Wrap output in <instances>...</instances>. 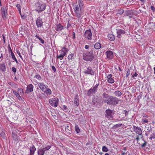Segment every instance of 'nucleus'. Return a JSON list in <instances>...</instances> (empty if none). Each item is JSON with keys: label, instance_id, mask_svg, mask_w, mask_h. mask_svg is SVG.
<instances>
[{"label": "nucleus", "instance_id": "nucleus-1", "mask_svg": "<svg viewBox=\"0 0 155 155\" xmlns=\"http://www.w3.org/2000/svg\"><path fill=\"white\" fill-rule=\"evenodd\" d=\"M94 48H92L90 51H87L86 53H83V59L86 61H91L94 58V56L93 53Z\"/></svg>", "mask_w": 155, "mask_h": 155}, {"label": "nucleus", "instance_id": "nucleus-16", "mask_svg": "<svg viewBox=\"0 0 155 155\" xmlns=\"http://www.w3.org/2000/svg\"><path fill=\"white\" fill-rule=\"evenodd\" d=\"M33 86L32 84L28 85L26 87V90L25 91L26 93H28L33 91Z\"/></svg>", "mask_w": 155, "mask_h": 155}, {"label": "nucleus", "instance_id": "nucleus-38", "mask_svg": "<svg viewBox=\"0 0 155 155\" xmlns=\"http://www.w3.org/2000/svg\"><path fill=\"white\" fill-rule=\"evenodd\" d=\"M102 150L103 152H107L108 151V149L105 146H103L102 147Z\"/></svg>", "mask_w": 155, "mask_h": 155}, {"label": "nucleus", "instance_id": "nucleus-54", "mask_svg": "<svg viewBox=\"0 0 155 155\" xmlns=\"http://www.w3.org/2000/svg\"><path fill=\"white\" fill-rule=\"evenodd\" d=\"M12 69L13 72L15 73L16 71V68L15 67H12Z\"/></svg>", "mask_w": 155, "mask_h": 155}, {"label": "nucleus", "instance_id": "nucleus-21", "mask_svg": "<svg viewBox=\"0 0 155 155\" xmlns=\"http://www.w3.org/2000/svg\"><path fill=\"white\" fill-rule=\"evenodd\" d=\"M38 86L43 92H44V91H45V90L46 89V87L43 83H39L38 84Z\"/></svg>", "mask_w": 155, "mask_h": 155}, {"label": "nucleus", "instance_id": "nucleus-49", "mask_svg": "<svg viewBox=\"0 0 155 155\" xmlns=\"http://www.w3.org/2000/svg\"><path fill=\"white\" fill-rule=\"evenodd\" d=\"M132 72L131 74L132 75V77L134 78V77H137V75H138V74L135 72L134 74H132Z\"/></svg>", "mask_w": 155, "mask_h": 155}, {"label": "nucleus", "instance_id": "nucleus-13", "mask_svg": "<svg viewBox=\"0 0 155 155\" xmlns=\"http://www.w3.org/2000/svg\"><path fill=\"white\" fill-rule=\"evenodd\" d=\"M42 18L40 17H38L36 20V25L38 28H41L43 26V21Z\"/></svg>", "mask_w": 155, "mask_h": 155}, {"label": "nucleus", "instance_id": "nucleus-2", "mask_svg": "<svg viewBox=\"0 0 155 155\" xmlns=\"http://www.w3.org/2000/svg\"><path fill=\"white\" fill-rule=\"evenodd\" d=\"M36 9L35 10L38 13L45 10L46 8V5L45 3H43L41 1H38L35 4Z\"/></svg>", "mask_w": 155, "mask_h": 155}, {"label": "nucleus", "instance_id": "nucleus-57", "mask_svg": "<svg viewBox=\"0 0 155 155\" xmlns=\"http://www.w3.org/2000/svg\"><path fill=\"white\" fill-rule=\"evenodd\" d=\"M71 130V128L69 127V126L68 125L67 126V127L65 128V130Z\"/></svg>", "mask_w": 155, "mask_h": 155}, {"label": "nucleus", "instance_id": "nucleus-46", "mask_svg": "<svg viewBox=\"0 0 155 155\" xmlns=\"http://www.w3.org/2000/svg\"><path fill=\"white\" fill-rule=\"evenodd\" d=\"M8 84H9L10 85H14V86L15 87H17V84L14 83H12H12L11 82H9L8 83Z\"/></svg>", "mask_w": 155, "mask_h": 155}, {"label": "nucleus", "instance_id": "nucleus-32", "mask_svg": "<svg viewBox=\"0 0 155 155\" xmlns=\"http://www.w3.org/2000/svg\"><path fill=\"white\" fill-rule=\"evenodd\" d=\"M114 94L117 97H120L122 95L121 92L119 91H115Z\"/></svg>", "mask_w": 155, "mask_h": 155}, {"label": "nucleus", "instance_id": "nucleus-3", "mask_svg": "<svg viewBox=\"0 0 155 155\" xmlns=\"http://www.w3.org/2000/svg\"><path fill=\"white\" fill-rule=\"evenodd\" d=\"M107 104L111 105H114L117 104L119 102V101H121V100H119V99L115 97L110 96L108 99L105 100Z\"/></svg>", "mask_w": 155, "mask_h": 155}, {"label": "nucleus", "instance_id": "nucleus-12", "mask_svg": "<svg viewBox=\"0 0 155 155\" xmlns=\"http://www.w3.org/2000/svg\"><path fill=\"white\" fill-rule=\"evenodd\" d=\"M84 74L94 75L95 74V72L92 69L91 67H89L87 68V70L84 72Z\"/></svg>", "mask_w": 155, "mask_h": 155}, {"label": "nucleus", "instance_id": "nucleus-63", "mask_svg": "<svg viewBox=\"0 0 155 155\" xmlns=\"http://www.w3.org/2000/svg\"><path fill=\"white\" fill-rule=\"evenodd\" d=\"M63 49H64L65 51L66 52H68V48H66L65 47H64L63 48Z\"/></svg>", "mask_w": 155, "mask_h": 155}, {"label": "nucleus", "instance_id": "nucleus-8", "mask_svg": "<svg viewBox=\"0 0 155 155\" xmlns=\"http://www.w3.org/2000/svg\"><path fill=\"white\" fill-rule=\"evenodd\" d=\"M114 114V111L113 110L107 109L106 110L105 116L107 118H112Z\"/></svg>", "mask_w": 155, "mask_h": 155}, {"label": "nucleus", "instance_id": "nucleus-33", "mask_svg": "<svg viewBox=\"0 0 155 155\" xmlns=\"http://www.w3.org/2000/svg\"><path fill=\"white\" fill-rule=\"evenodd\" d=\"M18 93L19 94L22 95V94H24L23 89L21 88H19L18 89Z\"/></svg>", "mask_w": 155, "mask_h": 155}, {"label": "nucleus", "instance_id": "nucleus-36", "mask_svg": "<svg viewBox=\"0 0 155 155\" xmlns=\"http://www.w3.org/2000/svg\"><path fill=\"white\" fill-rule=\"evenodd\" d=\"M35 37L40 41L41 43L42 44H44L45 42V41L43 39L41 38V37H39L38 35H35Z\"/></svg>", "mask_w": 155, "mask_h": 155}, {"label": "nucleus", "instance_id": "nucleus-10", "mask_svg": "<svg viewBox=\"0 0 155 155\" xmlns=\"http://www.w3.org/2000/svg\"><path fill=\"white\" fill-rule=\"evenodd\" d=\"M58 98L56 99L55 98H53L51 100L50 99L49 102L52 106L57 107L58 104Z\"/></svg>", "mask_w": 155, "mask_h": 155}, {"label": "nucleus", "instance_id": "nucleus-25", "mask_svg": "<svg viewBox=\"0 0 155 155\" xmlns=\"http://www.w3.org/2000/svg\"><path fill=\"white\" fill-rule=\"evenodd\" d=\"M6 68L5 64H0V70L2 72L6 71Z\"/></svg>", "mask_w": 155, "mask_h": 155}, {"label": "nucleus", "instance_id": "nucleus-27", "mask_svg": "<svg viewBox=\"0 0 155 155\" xmlns=\"http://www.w3.org/2000/svg\"><path fill=\"white\" fill-rule=\"evenodd\" d=\"M108 39L111 41H114L115 40L114 36L112 34H109L107 35Z\"/></svg>", "mask_w": 155, "mask_h": 155}, {"label": "nucleus", "instance_id": "nucleus-37", "mask_svg": "<svg viewBox=\"0 0 155 155\" xmlns=\"http://www.w3.org/2000/svg\"><path fill=\"white\" fill-rule=\"evenodd\" d=\"M78 5H78V7H79L83 9V4L82 2L80 0L79 1H78Z\"/></svg>", "mask_w": 155, "mask_h": 155}, {"label": "nucleus", "instance_id": "nucleus-43", "mask_svg": "<svg viewBox=\"0 0 155 155\" xmlns=\"http://www.w3.org/2000/svg\"><path fill=\"white\" fill-rule=\"evenodd\" d=\"M74 54H69L68 56V59L69 60H72L73 58Z\"/></svg>", "mask_w": 155, "mask_h": 155}, {"label": "nucleus", "instance_id": "nucleus-26", "mask_svg": "<svg viewBox=\"0 0 155 155\" xmlns=\"http://www.w3.org/2000/svg\"><path fill=\"white\" fill-rule=\"evenodd\" d=\"M101 47V45L99 42H96L94 45V48L97 50L99 49Z\"/></svg>", "mask_w": 155, "mask_h": 155}, {"label": "nucleus", "instance_id": "nucleus-22", "mask_svg": "<svg viewBox=\"0 0 155 155\" xmlns=\"http://www.w3.org/2000/svg\"><path fill=\"white\" fill-rule=\"evenodd\" d=\"M30 153L34 155V153L36 150V148L34 145H32L29 148Z\"/></svg>", "mask_w": 155, "mask_h": 155}, {"label": "nucleus", "instance_id": "nucleus-20", "mask_svg": "<svg viewBox=\"0 0 155 155\" xmlns=\"http://www.w3.org/2000/svg\"><path fill=\"white\" fill-rule=\"evenodd\" d=\"M103 96L104 99L103 100V101H102L101 102V104H103L104 102L106 103V101L105 100H107L108 99L110 96H109L108 94L104 92L103 94Z\"/></svg>", "mask_w": 155, "mask_h": 155}, {"label": "nucleus", "instance_id": "nucleus-39", "mask_svg": "<svg viewBox=\"0 0 155 155\" xmlns=\"http://www.w3.org/2000/svg\"><path fill=\"white\" fill-rule=\"evenodd\" d=\"M124 12V10L122 9H120L118 10V12H117V14L120 15L122 14Z\"/></svg>", "mask_w": 155, "mask_h": 155}, {"label": "nucleus", "instance_id": "nucleus-52", "mask_svg": "<svg viewBox=\"0 0 155 155\" xmlns=\"http://www.w3.org/2000/svg\"><path fill=\"white\" fill-rule=\"evenodd\" d=\"M144 143H143L141 146V147H144L146 146V141L145 140H144Z\"/></svg>", "mask_w": 155, "mask_h": 155}, {"label": "nucleus", "instance_id": "nucleus-59", "mask_svg": "<svg viewBox=\"0 0 155 155\" xmlns=\"http://www.w3.org/2000/svg\"><path fill=\"white\" fill-rule=\"evenodd\" d=\"M141 97V94L139 95H138L137 97V101H139Z\"/></svg>", "mask_w": 155, "mask_h": 155}, {"label": "nucleus", "instance_id": "nucleus-14", "mask_svg": "<svg viewBox=\"0 0 155 155\" xmlns=\"http://www.w3.org/2000/svg\"><path fill=\"white\" fill-rule=\"evenodd\" d=\"M92 103L94 105L97 106H101V101L100 99H99L95 97L92 98Z\"/></svg>", "mask_w": 155, "mask_h": 155}, {"label": "nucleus", "instance_id": "nucleus-7", "mask_svg": "<svg viewBox=\"0 0 155 155\" xmlns=\"http://www.w3.org/2000/svg\"><path fill=\"white\" fill-rule=\"evenodd\" d=\"M1 13L2 18L3 20H6V16L8 15L7 9L5 6H3L1 8Z\"/></svg>", "mask_w": 155, "mask_h": 155}, {"label": "nucleus", "instance_id": "nucleus-9", "mask_svg": "<svg viewBox=\"0 0 155 155\" xmlns=\"http://www.w3.org/2000/svg\"><path fill=\"white\" fill-rule=\"evenodd\" d=\"M84 37L88 40L92 39V33L90 29L86 31L84 34Z\"/></svg>", "mask_w": 155, "mask_h": 155}, {"label": "nucleus", "instance_id": "nucleus-45", "mask_svg": "<svg viewBox=\"0 0 155 155\" xmlns=\"http://www.w3.org/2000/svg\"><path fill=\"white\" fill-rule=\"evenodd\" d=\"M148 122V120L146 118H144L142 120V123L143 124L144 123H147Z\"/></svg>", "mask_w": 155, "mask_h": 155}, {"label": "nucleus", "instance_id": "nucleus-5", "mask_svg": "<svg viewBox=\"0 0 155 155\" xmlns=\"http://www.w3.org/2000/svg\"><path fill=\"white\" fill-rule=\"evenodd\" d=\"M99 84H96V85L92 87L91 88L87 90V95L90 97L93 94H95L97 92Z\"/></svg>", "mask_w": 155, "mask_h": 155}, {"label": "nucleus", "instance_id": "nucleus-34", "mask_svg": "<svg viewBox=\"0 0 155 155\" xmlns=\"http://www.w3.org/2000/svg\"><path fill=\"white\" fill-rule=\"evenodd\" d=\"M16 7L18 8L19 12H20V14L21 15V17H22H22H23V16H22L21 15V6L19 4H17L16 5Z\"/></svg>", "mask_w": 155, "mask_h": 155}, {"label": "nucleus", "instance_id": "nucleus-19", "mask_svg": "<svg viewBox=\"0 0 155 155\" xmlns=\"http://www.w3.org/2000/svg\"><path fill=\"white\" fill-rule=\"evenodd\" d=\"M112 75L111 74H109L107 76V81L110 84L113 83L114 82V80L112 78Z\"/></svg>", "mask_w": 155, "mask_h": 155}, {"label": "nucleus", "instance_id": "nucleus-40", "mask_svg": "<svg viewBox=\"0 0 155 155\" xmlns=\"http://www.w3.org/2000/svg\"><path fill=\"white\" fill-rule=\"evenodd\" d=\"M16 97H17V98L19 100H24V98L23 97H22L21 96L20 94H18V95H16Z\"/></svg>", "mask_w": 155, "mask_h": 155}, {"label": "nucleus", "instance_id": "nucleus-47", "mask_svg": "<svg viewBox=\"0 0 155 155\" xmlns=\"http://www.w3.org/2000/svg\"><path fill=\"white\" fill-rule=\"evenodd\" d=\"M11 56H12V58L13 59V60H15V59H16L15 56V55L14 54V53L13 52H12L11 53Z\"/></svg>", "mask_w": 155, "mask_h": 155}, {"label": "nucleus", "instance_id": "nucleus-61", "mask_svg": "<svg viewBox=\"0 0 155 155\" xmlns=\"http://www.w3.org/2000/svg\"><path fill=\"white\" fill-rule=\"evenodd\" d=\"M71 25L69 23V21H68V23L67 26V28L68 29V28L71 26Z\"/></svg>", "mask_w": 155, "mask_h": 155}, {"label": "nucleus", "instance_id": "nucleus-48", "mask_svg": "<svg viewBox=\"0 0 155 155\" xmlns=\"http://www.w3.org/2000/svg\"><path fill=\"white\" fill-rule=\"evenodd\" d=\"M8 51L9 53H12V52H13L9 44L8 45Z\"/></svg>", "mask_w": 155, "mask_h": 155}, {"label": "nucleus", "instance_id": "nucleus-11", "mask_svg": "<svg viewBox=\"0 0 155 155\" xmlns=\"http://www.w3.org/2000/svg\"><path fill=\"white\" fill-rule=\"evenodd\" d=\"M133 130L134 131L139 135H142V131L141 129L139 127L133 126Z\"/></svg>", "mask_w": 155, "mask_h": 155}, {"label": "nucleus", "instance_id": "nucleus-23", "mask_svg": "<svg viewBox=\"0 0 155 155\" xmlns=\"http://www.w3.org/2000/svg\"><path fill=\"white\" fill-rule=\"evenodd\" d=\"M78 97V94H76L74 99V103L76 106H78L79 105V100Z\"/></svg>", "mask_w": 155, "mask_h": 155}, {"label": "nucleus", "instance_id": "nucleus-30", "mask_svg": "<svg viewBox=\"0 0 155 155\" xmlns=\"http://www.w3.org/2000/svg\"><path fill=\"white\" fill-rule=\"evenodd\" d=\"M75 129L76 133L77 134H79L80 133V130L79 127L78 126L75 124Z\"/></svg>", "mask_w": 155, "mask_h": 155}, {"label": "nucleus", "instance_id": "nucleus-62", "mask_svg": "<svg viewBox=\"0 0 155 155\" xmlns=\"http://www.w3.org/2000/svg\"><path fill=\"white\" fill-rule=\"evenodd\" d=\"M72 33L73 35L72 38L74 39L75 38V33L73 32Z\"/></svg>", "mask_w": 155, "mask_h": 155}, {"label": "nucleus", "instance_id": "nucleus-18", "mask_svg": "<svg viewBox=\"0 0 155 155\" xmlns=\"http://www.w3.org/2000/svg\"><path fill=\"white\" fill-rule=\"evenodd\" d=\"M61 51V54H60L59 55H58L57 56V58H59L60 60H62L64 57L66 55V53L62 50Z\"/></svg>", "mask_w": 155, "mask_h": 155}, {"label": "nucleus", "instance_id": "nucleus-41", "mask_svg": "<svg viewBox=\"0 0 155 155\" xmlns=\"http://www.w3.org/2000/svg\"><path fill=\"white\" fill-rule=\"evenodd\" d=\"M155 138V134L154 133H153L150 135V140H152V139H154Z\"/></svg>", "mask_w": 155, "mask_h": 155}, {"label": "nucleus", "instance_id": "nucleus-51", "mask_svg": "<svg viewBox=\"0 0 155 155\" xmlns=\"http://www.w3.org/2000/svg\"><path fill=\"white\" fill-rule=\"evenodd\" d=\"M13 94L16 96V95L19 94L18 93V91L17 92L15 90H13Z\"/></svg>", "mask_w": 155, "mask_h": 155}, {"label": "nucleus", "instance_id": "nucleus-17", "mask_svg": "<svg viewBox=\"0 0 155 155\" xmlns=\"http://www.w3.org/2000/svg\"><path fill=\"white\" fill-rule=\"evenodd\" d=\"M117 37L119 38L121 37V34H124L126 33L125 31L123 29H117Z\"/></svg>", "mask_w": 155, "mask_h": 155}, {"label": "nucleus", "instance_id": "nucleus-58", "mask_svg": "<svg viewBox=\"0 0 155 155\" xmlns=\"http://www.w3.org/2000/svg\"><path fill=\"white\" fill-rule=\"evenodd\" d=\"M61 109L64 111H67L68 110L67 107H62Z\"/></svg>", "mask_w": 155, "mask_h": 155}, {"label": "nucleus", "instance_id": "nucleus-44", "mask_svg": "<svg viewBox=\"0 0 155 155\" xmlns=\"http://www.w3.org/2000/svg\"><path fill=\"white\" fill-rule=\"evenodd\" d=\"M34 77L36 78L37 79H38V80H40L41 78V76L39 74L36 75Z\"/></svg>", "mask_w": 155, "mask_h": 155}, {"label": "nucleus", "instance_id": "nucleus-28", "mask_svg": "<svg viewBox=\"0 0 155 155\" xmlns=\"http://www.w3.org/2000/svg\"><path fill=\"white\" fill-rule=\"evenodd\" d=\"M12 134L13 139L15 141H17L18 139L17 133H15V131H12Z\"/></svg>", "mask_w": 155, "mask_h": 155}, {"label": "nucleus", "instance_id": "nucleus-50", "mask_svg": "<svg viewBox=\"0 0 155 155\" xmlns=\"http://www.w3.org/2000/svg\"><path fill=\"white\" fill-rule=\"evenodd\" d=\"M130 89L131 90L133 93H135L136 92V89L134 87H131Z\"/></svg>", "mask_w": 155, "mask_h": 155}, {"label": "nucleus", "instance_id": "nucleus-35", "mask_svg": "<svg viewBox=\"0 0 155 155\" xmlns=\"http://www.w3.org/2000/svg\"><path fill=\"white\" fill-rule=\"evenodd\" d=\"M0 134L2 137L5 138V134L3 131V130L1 128H0Z\"/></svg>", "mask_w": 155, "mask_h": 155}, {"label": "nucleus", "instance_id": "nucleus-55", "mask_svg": "<svg viewBox=\"0 0 155 155\" xmlns=\"http://www.w3.org/2000/svg\"><path fill=\"white\" fill-rule=\"evenodd\" d=\"M150 8L153 12L155 11V7L154 6L152 5L150 7Z\"/></svg>", "mask_w": 155, "mask_h": 155}, {"label": "nucleus", "instance_id": "nucleus-64", "mask_svg": "<svg viewBox=\"0 0 155 155\" xmlns=\"http://www.w3.org/2000/svg\"><path fill=\"white\" fill-rule=\"evenodd\" d=\"M89 46L88 45H85V46L84 47L86 49H89Z\"/></svg>", "mask_w": 155, "mask_h": 155}, {"label": "nucleus", "instance_id": "nucleus-56", "mask_svg": "<svg viewBox=\"0 0 155 155\" xmlns=\"http://www.w3.org/2000/svg\"><path fill=\"white\" fill-rule=\"evenodd\" d=\"M13 131H15V133L17 134L20 131L17 129H15L13 130Z\"/></svg>", "mask_w": 155, "mask_h": 155}, {"label": "nucleus", "instance_id": "nucleus-31", "mask_svg": "<svg viewBox=\"0 0 155 155\" xmlns=\"http://www.w3.org/2000/svg\"><path fill=\"white\" fill-rule=\"evenodd\" d=\"M44 92L46 94H48L49 95H50L51 94V90L50 89L48 88L45 89V91H44Z\"/></svg>", "mask_w": 155, "mask_h": 155}, {"label": "nucleus", "instance_id": "nucleus-15", "mask_svg": "<svg viewBox=\"0 0 155 155\" xmlns=\"http://www.w3.org/2000/svg\"><path fill=\"white\" fill-rule=\"evenodd\" d=\"M107 58L109 59H111L113 57V52L110 50H108L105 52Z\"/></svg>", "mask_w": 155, "mask_h": 155}, {"label": "nucleus", "instance_id": "nucleus-53", "mask_svg": "<svg viewBox=\"0 0 155 155\" xmlns=\"http://www.w3.org/2000/svg\"><path fill=\"white\" fill-rule=\"evenodd\" d=\"M16 52H17V54L19 55V57L21 58L22 59V57L21 56V54H20V51L18 50H17Z\"/></svg>", "mask_w": 155, "mask_h": 155}, {"label": "nucleus", "instance_id": "nucleus-60", "mask_svg": "<svg viewBox=\"0 0 155 155\" xmlns=\"http://www.w3.org/2000/svg\"><path fill=\"white\" fill-rule=\"evenodd\" d=\"M52 69L54 72H56V69L54 66H52Z\"/></svg>", "mask_w": 155, "mask_h": 155}, {"label": "nucleus", "instance_id": "nucleus-6", "mask_svg": "<svg viewBox=\"0 0 155 155\" xmlns=\"http://www.w3.org/2000/svg\"><path fill=\"white\" fill-rule=\"evenodd\" d=\"M51 147V146H48L45 147L38 149V155H44L46 152Z\"/></svg>", "mask_w": 155, "mask_h": 155}, {"label": "nucleus", "instance_id": "nucleus-29", "mask_svg": "<svg viewBox=\"0 0 155 155\" xmlns=\"http://www.w3.org/2000/svg\"><path fill=\"white\" fill-rule=\"evenodd\" d=\"M127 16L132 15L133 14V12L132 10H127L125 12Z\"/></svg>", "mask_w": 155, "mask_h": 155}, {"label": "nucleus", "instance_id": "nucleus-42", "mask_svg": "<svg viewBox=\"0 0 155 155\" xmlns=\"http://www.w3.org/2000/svg\"><path fill=\"white\" fill-rule=\"evenodd\" d=\"M130 70L129 69H128L127 70V71L126 73V78H127L128 77V76L130 75Z\"/></svg>", "mask_w": 155, "mask_h": 155}, {"label": "nucleus", "instance_id": "nucleus-4", "mask_svg": "<svg viewBox=\"0 0 155 155\" xmlns=\"http://www.w3.org/2000/svg\"><path fill=\"white\" fill-rule=\"evenodd\" d=\"M73 8L75 12V16L78 18H81L82 12V9L78 7V5H74Z\"/></svg>", "mask_w": 155, "mask_h": 155}, {"label": "nucleus", "instance_id": "nucleus-24", "mask_svg": "<svg viewBox=\"0 0 155 155\" xmlns=\"http://www.w3.org/2000/svg\"><path fill=\"white\" fill-rule=\"evenodd\" d=\"M56 25V31H60L63 29L64 27L60 23L58 24H57Z\"/></svg>", "mask_w": 155, "mask_h": 155}]
</instances>
